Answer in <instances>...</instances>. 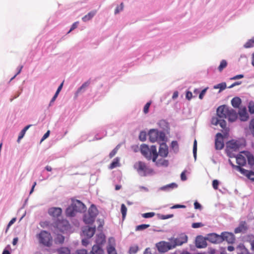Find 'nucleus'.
I'll return each instance as SVG.
<instances>
[{
  "mask_svg": "<svg viewBox=\"0 0 254 254\" xmlns=\"http://www.w3.org/2000/svg\"><path fill=\"white\" fill-rule=\"evenodd\" d=\"M226 88V84L225 82H222L214 86V89H219V92H221Z\"/></svg>",
  "mask_w": 254,
  "mask_h": 254,
  "instance_id": "58836bf2",
  "label": "nucleus"
},
{
  "mask_svg": "<svg viewBox=\"0 0 254 254\" xmlns=\"http://www.w3.org/2000/svg\"><path fill=\"white\" fill-rule=\"evenodd\" d=\"M124 8V4L123 2L121 3L120 5H118L116 7L115 10V14H117L119 13L120 12L122 11Z\"/></svg>",
  "mask_w": 254,
  "mask_h": 254,
  "instance_id": "3c124183",
  "label": "nucleus"
},
{
  "mask_svg": "<svg viewBox=\"0 0 254 254\" xmlns=\"http://www.w3.org/2000/svg\"><path fill=\"white\" fill-rule=\"evenodd\" d=\"M248 160V164L251 166L254 165V156L249 151L244 152Z\"/></svg>",
  "mask_w": 254,
  "mask_h": 254,
  "instance_id": "7c9ffc66",
  "label": "nucleus"
},
{
  "mask_svg": "<svg viewBox=\"0 0 254 254\" xmlns=\"http://www.w3.org/2000/svg\"><path fill=\"white\" fill-rule=\"evenodd\" d=\"M149 224H141L137 226L135 228L136 231H142L149 227Z\"/></svg>",
  "mask_w": 254,
  "mask_h": 254,
  "instance_id": "c03bdc74",
  "label": "nucleus"
},
{
  "mask_svg": "<svg viewBox=\"0 0 254 254\" xmlns=\"http://www.w3.org/2000/svg\"><path fill=\"white\" fill-rule=\"evenodd\" d=\"M36 238L40 245L48 247L52 245V237L51 234L48 231L42 230L37 234Z\"/></svg>",
  "mask_w": 254,
  "mask_h": 254,
  "instance_id": "20e7f679",
  "label": "nucleus"
},
{
  "mask_svg": "<svg viewBox=\"0 0 254 254\" xmlns=\"http://www.w3.org/2000/svg\"><path fill=\"white\" fill-rule=\"evenodd\" d=\"M90 80H88L86 81V82H84L81 86H80L77 90V91L75 92L74 94V98L75 99L77 98V97L81 95L82 94L84 93L88 89L89 85L90 84Z\"/></svg>",
  "mask_w": 254,
  "mask_h": 254,
  "instance_id": "4468645a",
  "label": "nucleus"
},
{
  "mask_svg": "<svg viewBox=\"0 0 254 254\" xmlns=\"http://www.w3.org/2000/svg\"><path fill=\"white\" fill-rule=\"evenodd\" d=\"M121 213L122 214V218L124 220V219H125V218L126 216L127 212V207L126 206V205L124 204H122V205H121Z\"/></svg>",
  "mask_w": 254,
  "mask_h": 254,
  "instance_id": "37998d69",
  "label": "nucleus"
},
{
  "mask_svg": "<svg viewBox=\"0 0 254 254\" xmlns=\"http://www.w3.org/2000/svg\"><path fill=\"white\" fill-rule=\"evenodd\" d=\"M203 226V224L202 223L200 222H196V223H193L192 224L191 227L193 228H198L201 227Z\"/></svg>",
  "mask_w": 254,
  "mask_h": 254,
  "instance_id": "bf43d9fd",
  "label": "nucleus"
},
{
  "mask_svg": "<svg viewBox=\"0 0 254 254\" xmlns=\"http://www.w3.org/2000/svg\"><path fill=\"white\" fill-rule=\"evenodd\" d=\"M16 218H13L8 223V225L7 226L6 232L7 231V230L9 229V228L16 221Z\"/></svg>",
  "mask_w": 254,
  "mask_h": 254,
  "instance_id": "0e129e2a",
  "label": "nucleus"
},
{
  "mask_svg": "<svg viewBox=\"0 0 254 254\" xmlns=\"http://www.w3.org/2000/svg\"><path fill=\"white\" fill-rule=\"evenodd\" d=\"M178 185L175 183H172L171 184L162 186L159 188V190L164 191H170L172 190L177 188Z\"/></svg>",
  "mask_w": 254,
  "mask_h": 254,
  "instance_id": "412c9836",
  "label": "nucleus"
},
{
  "mask_svg": "<svg viewBox=\"0 0 254 254\" xmlns=\"http://www.w3.org/2000/svg\"><path fill=\"white\" fill-rule=\"evenodd\" d=\"M171 149L173 150L175 153H177L179 152V144L177 141H172L170 145Z\"/></svg>",
  "mask_w": 254,
  "mask_h": 254,
  "instance_id": "f704fd0d",
  "label": "nucleus"
},
{
  "mask_svg": "<svg viewBox=\"0 0 254 254\" xmlns=\"http://www.w3.org/2000/svg\"><path fill=\"white\" fill-rule=\"evenodd\" d=\"M59 254H69L70 250L65 247H62L58 250Z\"/></svg>",
  "mask_w": 254,
  "mask_h": 254,
  "instance_id": "a19ab883",
  "label": "nucleus"
},
{
  "mask_svg": "<svg viewBox=\"0 0 254 254\" xmlns=\"http://www.w3.org/2000/svg\"><path fill=\"white\" fill-rule=\"evenodd\" d=\"M224 146L223 141V136L221 133H217L216 134L215 140V147L217 150H221Z\"/></svg>",
  "mask_w": 254,
  "mask_h": 254,
  "instance_id": "ddd939ff",
  "label": "nucleus"
},
{
  "mask_svg": "<svg viewBox=\"0 0 254 254\" xmlns=\"http://www.w3.org/2000/svg\"><path fill=\"white\" fill-rule=\"evenodd\" d=\"M155 215L154 212H147L142 214V216L145 218H149L153 217Z\"/></svg>",
  "mask_w": 254,
  "mask_h": 254,
  "instance_id": "5fc2aeb1",
  "label": "nucleus"
},
{
  "mask_svg": "<svg viewBox=\"0 0 254 254\" xmlns=\"http://www.w3.org/2000/svg\"><path fill=\"white\" fill-rule=\"evenodd\" d=\"M95 226L93 227H90L88 226H84L82 228V235L84 237H87V238H90L95 234Z\"/></svg>",
  "mask_w": 254,
  "mask_h": 254,
  "instance_id": "1a4fd4ad",
  "label": "nucleus"
},
{
  "mask_svg": "<svg viewBox=\"0 0 254 254\" xmlns=\"http://www.w3.org/2000/svg\"><path fill=\"white\" fill-rule=\"evenodd\" d=\"M25 132L23 130H21V131L20 132L19 134V135H18V138H17V142L18 143H19L21 139L24 137V136L25 135Z\"/></svg>",
  "mask_w": 254,
  "mask_h": 254,
  "instance_id": "052dcab7",
  "label": "nucleus"
},
{
  "mask_svg": "<svg viewBox=\"0 0 254 254\" xmlns=\"http://www.w3.org/2000/svg\"><path fill=\"white\" fill-rule=\"evenodd\" d=\"M155 163V165L158 167L163 166L165 167H167L169 166V161L168 160L164 159H159L157 160H156L155 162H154Z\"/></svg>",
  "mask_w": 254,
  "mask_h": 254,
  "instance_id": "5701e85b",
  "label": "nucleus"
},
{
  "mask_svg": "<svg viewBox=\"0 0 254 254\" xmlns=\"http://www.w3.org/2000/svg\"><path fill=\"white\" fill-rule=\"evenodd\" d=\"M226 145L227 148L236 151L239 150L241 146V144L237 140H231L227 143Z\"/></svg>",
  "mask_w": 254,
  "mask_h": 254,
  "instance_id": "f3484780",
  "label": "nucleus"
},
{
  "mask_svg": "<svg viewBox=\"0 0 254 254\" xmlns=\"http://www.w3.org/2000/svg\"><path fill=\"white\" fill-rule=\"evenodd\" d=\"M64 233H57L55 234L56 237L55 238V242L56 244H62L64 242V237L63 236Z\"/></svg>",
  "mask_w": 254,
  "mask_h": 254,
  "instance_id": "cd10ccee",
  "label": "nucleus"
},
{
  "mask_svg": "<svg viewBox=\"0 0 254 254\" xmlns=\"http://www.w3.org/2000/svg\"><path fill=\"white\" fill-rule=\"evenodd\" d=\"M83 219L85 224H91L94 222L95 218L93 216L85 214L84 215Z\"/></svg>",
  "mask_w": 254,
  "mask_h": 254,
  "instance_id": "473e14b6",
  "label": "nucleus"
},
{
  "mask_svg": "<svg viewBox=\"0 0 254 254\" xmlns=\"http://www.w3.org/2000/svg\"><path fill=\"white\" fill-rule=\"evenodd\" d=\"M138 250V247L137 246H131L129 248V254H135Z\"/></svg>",
  "mask_w": 254,
  "mask_h": 254,
  "instance_id": "8fccbe9b",
  "label": "nucleus"
},
{
  "mask_svg": "<svg viewBox=\"0 0 254 254\" xmlns=\"http://www.w3.org/2000/svg\"><path fill=\"white\" fill-rule=\"evenodd\" d=\"M227 65V62L226 60H223L221 61L220 65H219L218 69L219 71H222L224 68Z\"/></svg>",
  "mask_w": 254,
  "mask_h": 254,
  "instance_id": "79ce46f5",
  "label": "nucleus"
},
{
  "mask_svg": "<svg viewBox=\"0 0 254 254\" xmlns=\"http://www.w3.org/2000/svg\"><path fill=\"white\" fill-rule=\"evenodd\" d=\"M229 162L233 167L235 168L242 174H243L244 176H246L247 178H250V177H251V176L254 175V174L252 173V171H248L247 170H246V169L242 168L241 166H235L231 163L230 160H229Z\"/></svg>",
  "mask_w": 254,
  "mask_h": 254,
  "instance_id": "a211bd4d",
  "label": "nucleus"
},
{
  "mask_svg": "<svg viewBox=\"0 0 254 254\" xmlns=\"http://www.w3.org/2000/svg\"><path fill=\"white\" fill-rule=\"evenodd\" d=\"M98 211L96 206L94 204H92L88 209V213L86 214L93 216L96 218L98 214Z\"/></svg>",
  "mask_w": 254,
  "mask_h": 254,
  "instance_id": "b1692460",
  "label": "nucleus"
},
{
  "mask_svg": "<svg viewBox=\"0 0 254 254\" xmlns=\"http://www.w3.org/2000/svg\"><path fill=\"white\" fill-rule=\"evenodd\" d=\"M107 252L108 254H117L116 249L113 246H109L107 248Z\"/></svg>",
  "mask_w": 254,
  "mask_h": 254,
  "instance_id": "864d4df0",
  "label": "nucleus"
},
{
  "mask_svg": "<svg viewBox=\"0 0 254 254\" xmlns=\"http://www.w3.org/2000/svg\"><path fill=\"white\" fill-rule=\"evenodd\" d=\"M133 168L141 177H145L151 174L153 172L152 169L147 166L145 163L142 161L136 162L133 165Z\"/></svg>",
  "mask_w": 254,
  "mask_h": 254,
  "instance_id": "39448f33",
  "label": "nucleus"
},
{
  "mask_svg": "<svg viewBox=\"0 0 254 254\" xmlns=\"http://www.w3.org/2000/svg\"><path fill=\"white\" fill-rule=\"evenodd\" d=\"M227 118H228L229 121L231 122H235L237 119V114L236 111L229 107L227 114Z\"/></svg>",
  "mask_w": 254,
  "mask_h": 254,
  "instance_id": "6ab92c4d",
  "label": "nucleus"
},
{
  "mask_svg": "<svg viewBox=\"0 0 254 254\" xmlns=\"http://www.w3.org/2000/svg\"><path fill=\"white\" fill-rule=\"evenodd\" d=\"M249 112L251 114H254V102H250L248 105Z\"/></svg>",
  "mask_w": 254,
  "mask_h": 254,
  "instance_id": "de8ad7c7",
  "label": "nucleus"
},
{
  "mask_svg": "<svg viewBox=\"0 0 254 254\" xmlns=\"http://www.w3.org/2000/svg\"><path fill=\"white\" fill-rule=\"evenodd\" d=\"M229 107L226 105L219 106L217 109V115L219 118H227V114Z\"/></svg>",
  "mask_w": 254,
  "mask_h": 254,
  "instance_id": "dca6fc26",
  "label": "nucleus"
},
{
  "mask_svg": "<svg viewBox=\"0 0 254 254\" xmlns=\"http://www.w3.org/2000/svg\"><path fill=\"white\" fill-rule=\"evenodd\" d=\"M146 139V133L145 131H140L139 135V139L141 141H144Z\"/></svg>",
  "mask_w": 254,
  "mask_h": 254,
  "instance_id": "a18cd8bd",
  "label": "nucleus"
},
{
  "mask_svg": "<svg viewBox=\"0 0 254 254\" xmlns=\"http://www.w3.org/2000/svg\"><path fill=\"white\" fill-rule=\"evenodd\" d=\"M91 253L92 254H104V251L100 246L97 245L92 247Z\"/></svg>",
  "mask_w": 254,
  "mask_h": 254,
  "instance_id": "c756f323",
  "label": "nucleus"
},
{
  "mask_svg": "<svg viewBox=\"0 0 254 254\" xmlns=\"http://www.w3.org/2000/svg\"><path fill=\"white\" fill-rule=\"evenodd\" d=\"M254 47V38L249 40L244 45L245 48H250Z\"/></svg>",
  "mask_w": 254,
  "mask_h": 254,
  "instance_id": "ea45409f",
  "label": "nucleus"
},
{
  "mask_svg": "<svg viewBox=\"0 0 254 254\" xmlns=\"http://www.w3.org/2000/svg\"><path fill=\"white\" fill-rule=\"evenodd\" d=\"M105 241V236L103 233L97 235L96 242L98 244H103Z\"/></svg>",
  "mask_w": 254,
  "mask_h": 254,
  "instance_id": "4c0bfd02",
  "label": "nucleus"
},
{
  "mask_svg": "<svg viewBox=\"0 0 254 254\" xmlns=\"http://www.w3.org/2000/svg\"><path fill=\"white\" fill-rule=\"evenodd\" d=\"M188 237L185 234H182L176 238H172L170 239L173 249L178 246H181L187 242Z\"/></svg>",
  "mask_w": 254,
  "mask_h": 254,
  "instance_id": "423d86ee",
  "label": "nucleus"
},
{
  "mask_svg": "<svg viewBox=\"0 0 254 254\" xmlns=\"http://www.w3.org/2000/svg\"><path fill=\"white\" fill-rule=\"evenodd\" d=\"M62 212V210L60 207H52L49 209L48 213L50 215L54 217H58Z\"/></svg>",
  "mask_w": 254,
  "mask_h": 254,
  "instance_id": "aec40b11",
  "label": "nucleus"
},
{
  "mask_svg": "<svg viewBox=\"0 0 254 254\" xmlns=\"http://www.w3.org/2000/svg\"><path fill=\"white\" fill-rule=\"evenodd\" d=\"M219 181L217 180H214L212 182V186H213V188L215 189V190H217L218 189V185H219Z\"/></svg>",
  "mask_w": 254,
  "mask_h": 254,
  "instance_id": "e2e57ef3",
  "label": "nucleus"
},
{
  "mask_svg": "<svg viewBox=\"0 0 254 254\" xmlns=\"http://www.w3.org/2000/svg\"><path fill=\"white\" fill-rule=\"evenodd\" d=\"M89 239L87 237L82 239V244L83 246L86 247L89 244Z\"/></svg>",
  "mask_w": 254,
  "mask_h": 254,
  "instance_id": "69168bd1",
  "label": "nucleus"
},
{
  "mask_svg": "<svg viewBox=\"0 0 254 254\" xmlns=\"http://www.w3.org/2000/svg\"><path fill=\"white\" fill-rule=\"evenodd\" d=\"M193 157L194 158V159L196 160V152H197V141L196 140H194L193 142Z\"/></svg>",
  "mask_w": 254,
  "mask_h": 254,
  "instance_id": "09e8293b",
  "label": "nucleus"
},
{
  "mask_svg": "<svg viewBox=\"0 0 254 254\" xmlns=\"http://www.w3.org/2000/svg\"><path fill=\"white\" fill-rule=\"evenodd\" d=\"M97 11L95 10L90 11L82 18V21L84 22H87L91 20L95 15Z\"/></svg>",
  "mask_w": 254,
  "mask_h": 254,
  "instance_id": "c85d7f7f",
  "label": "nucleus"
},
{
  "mask_svg": "<svg viewBox=\"0 0 254 254\" xmlns=\"http://www.w3.org/2000/svg\"><path fill=\"white\" fill-rule=\"evenodd\" d=\"M206 239L207 241L213 244L220 243L222 240L221 234L218 235L214 233L208 234L206 236Z\"/></svg>",
  "mask_w": 254,
  "mask_h": 254,
  "instance_id": "f8f14e48",
  "label": "nucleus"
},
{
  "mask_svg": "<svg viewBox=\"0 0 254 254\" xmlns=\"http://www.w3.org/2000/svg\"><path fill=\"white\" fill-rule=\"evenodd\" d=\"M224 118H220L219 122L218 125L223 129L226 127V122L224 119Z\"/></svg>",
  "mask_w": 254,
  "mask_h": 254,
  "instance_id": "603ef678",
  "label": "nucleus"
},
{
  "mask_svg": "<svg viewBox=\"0 0 254 254\" xmlns=\"http://www.w3.org/2000/svg\"><path fill=\"white\" fill-rule=\"evenodd\" d=\"M159 144V151L158 152V155L160 156L165 158L168 156V147L166 143V141H162Z\"/></svg>",
  "mask_w": 254,
  "mask_h": 254,
  "instance_id": "9d476101",
  "label": "nucleus"
},
{
  "mask_svg": "<svg viewBox=\"0 0 254 254\" xmlns=\"http://www.w3.org/2000/svg\"><path fill=\"white\" fill-rule=\"evenodd\" d=\"M158 125L164 131H167L169 128V123L165 120H161L158 123Z\"/></svg>",
  "mask_w": 254,
  "mask_h": 254,
  "instance_id": "a878e982",
  "label": "nucleus"
},
{
  "mask_svg": "<svg viewBox=\"0 0 254 254\" xmlns=\"http://www.w3.org/2000/svg\"><path fill=\"white\" fill-rule=\"evenodd\" d=\"M148 136L150 141L152 143L157 142L159 143L167 141L165 132L156 129H151L148 132Z\"/></svg>",
  "mask_w": 254,
  "mask_h": 254,
  "instance_id": "7ed1b4c3",
  "label": "nucleus"
},
{
  "mask_svg": "<svg viewBox=\"0 0 254 254\" xmlns=\"http://www.w3.org/2000/svg\"><path fill=\"white\" fill-rule=\"evenodd\" d=\"M241 102V98L238 97H235L231 100V104L235 108H239Z\"/></svg>",
  "mask_w": 254,
  "mask_h": 254,
  "instance_id": "2f4dec72",
  "label": "nucleus"
},
{
  "mask_svg": "<svg viewBox=\"0 0 254 254\" xmlns=\"http://www.w3.org/2000/svg\"><path fill=\"white\" fill-rule=\"evenodd\" d=\"M237 163L240 166H244L246 164V159L244 156L240 155L236 158Z\"/></svg>",
  "mask_w": 254,
  "mask_h": 254,
  "instance_id": "c9c22d12",
  "label": "nucleus"
},
{
  "mask_svg": "<svg viewBox=\"0 0 254 254\" xmlns=\"http://www.w3.org/2000/svg\"><path fill=\"white\" fill-rule=\"evenodd\" d=\"M152 102L151 101L148 102L144 106V108H143V113L145 114H147L148 112H149V109L150 108V106Z\"/></svg>",
  "mask_w": 254,
  "mask_h": 254,
  "instance_id": "49530a36",
  "label": "nucleus"
},
{
  "mask_svg": "<svg viewBox=\"0 0 254 254\" xmlns=\"http://www.w3.org/2000/svg\"><path fill=\"white\" fill-rule=\"evenodd\" d=\"M250 244L251 245V250L254 254V240L250 241Z\"/></svg>",
  "mask_w": 254,
  "mask_h": 254,
  "instance_id": "774afa93",
  "label": "nucleus"
},
{
  "mask_svg": "<svg viewBox=\"0 0 254 254\" xmlns=\"http://www.w3.org/2000/svg\"><path fill=\"white\" fill-rule=\"evenodd\" d=\"M140 151L141 154L147 160L152 159L153 162H155L158 156L157 148L155 145H152L150 148H149L147 145L143 144L140 146Z\"/></svg>",
  "mask_w": 254,
  "mask_h": 254,
  "instance_id": "f03ea898",
  "label": "nucleus"
},
{
  "mask_svg": "<svg viewBox=\"0 0 254 254\" xmlns=\"http://www.w3.org/2000/svg\"><path fill=\"white\" fill-rule=\"evenodd\" d=\"M120 159L118 157L115 158L110 165V168L112 169L115 168L120 165Z\"/></svg>",
  "mask_w": 254,
  "mask_h": 254,
  "instance_id": "e433bc0d",
  "label": "nucleus"
},
{
  "mask_svg": "<svg viewBox=\"0 0 254 254\" xmlns=\"http://www.w3.org/2000/svg\"><path fill=\"white\" fill-rule=\"evenodd\" d=\"M208 87H206L204 89H203L201 92L200 93H199V98L200 99H202L203 98V96L204 95H205L207 90L208 89Z\"/></svg>",
  "mask_w": 254,
  "mask_h": 254,
  "instance_id": "680f3d73",
  "label": "nucleus"
},
{
  "mask_svg": "<svg viewBox=\"0 0 254 254\" xmlns=\"http://www.w3.org/2000/svg\"><path fill=\"white\" fill-rule=\"evenodd\" d=\"M250 127L252 131V133L254 136V122L252 121L250 125Z\"/></svg>",
  "mask_w": 254,
  "mask_h": 254,
  "instance_id": "338daca9",
  "label": "nucleus"
},
{
  "mask_svg": "<svg viewBox=\"0 0 254 254\" xmlns=\"http://www.w3.org/2000/svg\"><path fill=\"white\" fill-rule=\"evenodd\" d=\"M71 204L77 212H82L86 209L85 205L80 200H73Z\"/></svg>",
  "mask_w": 254,
  "mask_h": 254,
  "instance_id": "2eb2a0df",
  "label": "nucleus"
},
{
  "mask_svg": "<svg viewBox=\"0 0 254 254\" xmlns=\"http://www.w3.org/2000/svg\"><path fill=\"white\" fill-rule=\"evenodd\" d=\"M222 240L221 242L226 241L228 244H233L236 240L234 234L228 232H223L221 233Z\"/></svg>",
  "mask_w": 254,
  "mask_h": 254,
  "instance_id": "6e6552de",
  "label": "nucleus"
},
{
  "mask_svg": "<svg viewBox=\"0 0 254 254\" xmlns=\"http://www.w3.org/2000/svg\"><path fill=\"white\" fill-rule=\"evenodd\" d=\"M63 82L62 83L60 86L58 87L55 95H54V96L53 97V98H52V99L51 100L50 102V103H49V106H52L53 103L55 102V101L56 100V98H57L59 94V92L61 91L62 87H63Z\"/></svg>",
  "mask_w": 254,
  "mask_h": 254,
  "instance_id": "72a5a7b5",
  "label": "nucleus"
},
{
  "mask_svg": "<svg viewBox=\"0 0 254 254\" xmlns=\"http://www.w3.org/2000/svg\"><path fill=\"white\" fill-rule=\"evenodd\" d=\"M174 216L173 214H168V215H160L159 218L161 219L165 220L172 218Z\"/></svg>",
  "mask_w": 254,
  "mask_h": 254,
  "instance_id": "6e6d98bb",
  "label": "nucleus"
},
{
  "mask_svg": "<svg viewBox=\"0 0 254 254\" xmlns=\"http://www.w3.org/2000/svg\"><path fill=\"white\" fill-rule=\"evenodd\" d=\"M219 120L220 119H218L217 117H214L211 119V124L212 125L217 126L219 124Z\"/></svg>",
  "mask_w": 254,
  "mask_h": 254,
  "instance_id": "4d7b16f0",
  "label": "nucleus"
},
{
  "mask_svg": "<svg viewBox=\"0 0 254 254\" xmlns=\"http://www.w3.org/2000/svg\"><path fill=\"white\" fill-rule=\"evenodd\" d=\"M70 229V226L68 221L64 219H58L51 226V230L54 234L66 233Z\"/></svg>",
  "mask_w": 254,
  "mask_h": 254,
  "instance_id": "f257e3e1",
  "label": "nucleus"
},
{
  "mask_svg": "<svg viewBox=\"0 0 254 254\" xmlns=\"http://www.w3.org/2000/svg\"><path fill=\"white\" fill-rule=\"evenodd\" d=\"M77 212L75 210L74 207L71 204L67 208H66L65 210V213L67 216L69 217H73L75 215V214Z\"/></svg>",
  "mask_w": 254,
  "mask_h": 254,
  "instance_id": "bb28decb",
  "label": "nucleus"
},
{
  "mask_svg": "<svg viewBox=\"0 0 254 254\" xmlns=\"http://www.w3.org/2000/svg\"><path fill=\"white\" fill-rule=\"evenodd\" d=\"M207 239L201 235L197 236L195 238V244L196 248L199 249L204 248L207 246Z\"/></svg>",
  "mask_w": 254,
  "mask_h": 254,
  "instance_id": "9b49d317",
  "label": "nucleus"
},
{
  "mask_svg": "<svg viewBox=\"0 0 254 254\" xmlns=\"http://www.w3.org/2000/svg\"><path fill=\"white\" fill-rule=\"evenodd\" d=\"M236 251L237 254H252L249 252L243 244L239 245L236 248Z\"/></svg>",
  "mask_w": 254,
  "mask_h": 254,
  "instance_id": "4be33fe9",
  "label": "nucleus"
},
{
  "mask_svg": "<svg viewBox=\"0 0 254 254\" xmlns=\"http://www.w3.org/2000/svg\"><path fill=\"white\" fill-rule=\"evenodd\" d=\"M156 247L160 253H165L173 249L170 241L169 242L161 241L156 244Z\"/></svg>",
  "mask_w": 254,
  "mask_h": 254,
  "instance_id": "0eeeda50",
  "label": "nucleus"
},
{
  "mask_svg": "<svg viewBox=\"0 0 254 254\" xmlns=\"http://www.w3.org/2000/svg\"><path fill=\"white\" fill-rule=\"evenodd\" d=\"M241 120L242 121H246L249 118V116L245 108L240 110L238 113Z\"/></svg>",
  "mask_w": 254,
  "mask_h": 254,
  "instance_id": "393cba45",
  "label": "nucleus"
},
{
  "mask_svg": "<svg viewBox=\"0 0 254 254\" xmlns=\"http://www.w3.org/2000/svg\"><path fill=\"white\" fill-rule=\"evenodd\" d=\"M244 226L243 225H240L239 227L236 228L234 230V232L236 234H238L242 232L244 229Z\"/></svg>",
  "mask_w": 254,
  "mask_h": 254,
  "instance_id": "13d9d810",
  "label": "nucleus"
}]
</instances>
